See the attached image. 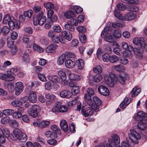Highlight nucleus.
Returning <instances> with one entry per match:
<instances>
[{
  "label": "nucleus",
  "mask_w": 147,
  "mask_h": 147,
  "mask_svg": "<svg viewBox=\"0 0 147 147\" xmlns=\"http://www.w3.org/2000/svg\"><path fill=\"white\" fill-rule=\"evenodd\" d=\"M48 78L50 80L54 83L57 82L60 80L59 77L56 75H50Z\"/></svg>",
  "instance_id": "nucleus-31"
},
{
  "label": "nucleus",
  "mask_w": 147,
  "mask_h": 147,
  "mask_svg": "<svg viewBox=\"0 0 147 147\" xmlns=\"http://www.w3.org/2000/svg\"><path fill=\"white\" fill-rule=\"evenodd\" d=\"M3 135L5 136L6 138L9 137L10 138L11 135H10L8 129L5 128L3 129Z\"/></svg>",
  "instance_id": "nucleus-56"
},
{
  "label": "nucleus",
  "mask_w": 147,
  "mask_h": 147,
  "mask_svg": "<svg viewBox=\"0 0 147 147\" xmlns=\"http://www.w3.org/2000/svg\"><path fill=\"white\" fill-rule=\"evenodd\" d=\"M74 9L78 14L81 13L83 11V9L78 6H75L74 7Z\"/></svg>",
  "instance_id": "nucleus-62"
},
{
  "label": "nucleus",
  "mask_w": 147,
  "mask_h": 147,
  "mask_svg": "<svg viewBox=\"0 0 147 147\" xmlns=\"http://www.w3.org/2000/svg\"><path fill=\"white\" fill-rule=\"evenodd\" d=\"M118 80L117 76L115 74H111V87L114 86L115 83Z\"/></svg>",
  "instance_id": "nucleus-27"
},
{
  "label": "nucleus",
  "mask_w": 147,
  "mask_h": 147,
  "mask_svg": "<svg viewBox=\"0 0 147 147\" xmlns=\"http://www.w3.org/2000/svg\"><path fill=\"white\" fill-rule=\"evenodd\" d=\"M121 36V34L119 31L115 30L113 33L112 35H111V40L112 39L116 40L117 38H120Z\"/></svg>",
  "instance_id": "nucleus-19"
},
{
  "label": "nucleus",
  "mask_w": 147,
  "mask_h": 147,
  "mask_svg": "<svg viewBox=\"0 0 147 147\" xmlns=\"http://www.w3.org/2000/svg\"><path fill=\"white\" fill-rule=\"evenodd\" d=\"M114 69L118 71L123 72L125 70L124 66L121 64L116 65L114 66Z\"/></svg>",
  "instance_id": "nucleus-36"
},
{
  "label": "nucleus",
  "mask_w": 147,
  "mask_h": 147,
  "mask_svg": "<svg viewBox=\"0 0 147 147\" xmlns=\"http://www.w3.org/2000/svg\"><path fill=\"white\" fill-rule=\"evenodd\" d=\"M40 110V108L39 106L34 105L28 110V113L32 117L35 118L38 116V112Z\"/></svg>",
  "instance_id": "nucleus-5"
},
{
  "label": "nucleus",
  "mask_w": 147,
  "mask_h": 147,
  "mask_svg": "<svg viewBox=\"0 0 147 147\" xmlns=\"http://www.w3.org/2000/svg\"><path fill=\"white\" fill-rule=\"evenodd\" d=\"M117 6L118 9L119 10L124 11L126 9L125 5L122 3H118Z\"/></svg>",
  "instance_id": "nucleus-57"
},
{
  "label": "nucleus",
  "mask_w": 147,
  "mask_h": 147,
  "mask_svg": "<svg viewBox=\"0 0 147 147\" xmlns=\"http://www.w3.org/2000/svg\"><path fill=\"white\" fill-rule=\"evenodd\" d=\"M92 101L94 103L98 105H100L102 104L101 100L98 98L96 96L93 97Z\"/></svg>",
  "instance_id": "nucleus-40"
},
{
  "label": "nucleus",
  "mask_w": 147,
  "mask_h": 147,
  "mask_svg": "<svg viewBox=\"0 0 147 147\" xmlns=\"http://www.w3.org/2000/svg\"><path fill=\"white\" fill-rule=\"evenodd\" d=\"M65 65L66 67L69 68H73L74 67L76 64L74 62L70 59L67 60L65 61Z\"/></svg>",
  "instance_id": "nucleus-24"
},
{
  "label": "nucleus",
  "mask_w": 147,
  "mask_h": 147,
  "mask_svg": "<svg viewBox=\"0 0 147 147\" xmlns=\"http://www.w3.org/2000/svg\"><path fill=\"white\" fill-rule=\"evenodd\" d=\"M98 92L102 95L107 96L109 95V91L106 86L101 85L98 88Z\"/></svg>",
  "instance_id": "nucleus-11"
},
{
  "label": "nucleus",
  "mask_w": 147,
  "mask_h": 147,
  "mask_svg": "<svg viewBox=\"0 0 147 147\" xmlns=\"http://www.w3.org/2000/svg\"><path fill=\"white\" fill-rule=\"evenodd\" d=\"M33 14V11L31 10H29L24 12V14L26 17H27L28 18H31Z\"/></svg>",
  "instance_id": "nucleus-52"
},
{
  "label": "nucleus",
  "mask_w": 147,
  "mask_h": 147,
  "mask_svg": "<svg viewBox=\"0 0 147 147\" xmlns=\"http://www.w3.org/2000/svg\"><path fill=\"white\" fill-rule=\"evenodd\" d=\"M142 121H140L138 125V129L141 130H145L146 128V125L145 123L142 122Z\"/></svg>",
  "instance_id": "nucleus-37"
},
{
  "label": "nucleus",
  "mask_w": 147,
  "mask_h": 147,
  "mask_svg": "<svg viewBox=\"0 0 147 147\" xmlns=\"http://www.w3.org/2000/svg\"><path fill=\"white\" fill-rule=\"evenodd\" d=\"M61 36L63 38H65L69 41H70L72 38L71 33L70 32H67L65 31L61 32Z\"/></svg>",
  "instance_id": "nucleus-18"
},
{
  "label": "nucleus",
  "mask_w": 147,
  "mask_h": 147,
  "mask_svg": "<svg viewBox=\"0 0 147 147\" xmlns=\"http://www.w3.org/2000/svg\"><path fill=\"white\" fill-rule=\"evenodd\" d=\"M18 139L21 142H24L27 140L26 136L25 134L22 133Z\"/></svg>",
  "instance_id": "nucleus-55"
},
{
  "label": "nucleus",
  "mask_w": 147,
  "mask_h": 147,
  "mask_svg": "<svg viewBox=\"0 0 147 147\" xmlns=\"http://www.w3.org/2000/svg\"><path fill=\"white\" fill-rule=\"evenodd\" d=\"M102 79V75L100 74H98L95 75L93 78V80L94 82H100Z\"/></svg>",
  "instance_id": "nucleus-49"
},
{
  "label": "nucleus",
  "mask_w": 147,
  "mask_h": 147,
  "mask_svg": "<svg viewBox=\"0 0 147 147\" xmlns=\"http://www.w3.org/2000/svg\"><path fill=\"white\" fill-rule=\"evenodd\" d=\"M22 57V60L23 62L26 63H29L30 59L28 54L25 53L23 54Z\"/></svg>",
  "instance_id": "nucleus-33"
},
{
  "label": "nucleus",
  "mask_w": 147,
  "mask_h": 147,
  "mask_svg": "<svg viewBox=\"0 0 147 147\" xmlns=\"http://www.w3.org/2000/svg\"><path fill=\"white\" fill-rule=\"evenodd\" d=\"M64 16L67 19H70L74 17V13L71 11L69 10L65 13Z\"/></svg>",
  "instance_id": "nucleus-35"
},
{
  "label": "nucleus",
  "mask_w": 147,
  "mask_h": 147,
  "mask_svg": "<svg viewBox=\"0 0 147 147\" xmlns=\"http://www.w3.org/2000/svg\"><path fill=\"white\" fill-rule=\"evenodd\" d=\"M80 88L78 86H74L72 87V94L74 95H75L79 92Z\"/></svg>",
  "instance_id": "nucleus-48"
},
{
  "label": "nucleus",
  "mask_w": 147,
  "mask_h": 147,
  "mask_svg": "<svg viewBox=\"0 0 147 147\" xmlns=\"http://www.w3.org/2000/svg\"><path fill=\"white\" fill-rule=\"evenodd\" d=\"M46 18L44 16L43 11H40L38 14L34 16L33 19V22L34 25L37 26L42 25L46 22Z\"/></svg>",
  "instance_id": "nucleus-2"
},
{
  "label": "nucleus",
  "mask_w": 147,
  "mask_h": 147,
  "mask_svg": "<svg viewBox=\"0 0 147 147\" xmlns=\"http://www.w3.org/2000/svg\"><path fill=\"white\" fill-rule=\"evenodd\" d=\"M53 42L55 43H58L59 42H60L62 44H64L65 43V40L62 38L60 39V38L58 36H55L52 39Z\"/></svg>",
  "instance_id": "nucleus-25"
},
{
  "label": "nucleus",
  "mask_w": 147,
  "mask_h": 147,
  "mask_svg": "<svg viewBox=\"0 0 147 147\" xmlns=\"http://www.w3.org/2000/svg\"><path fill=\"white\" fill-rule=\"evenodd\" d=\"M110 31L109 27L106 26L105 28L101 34L102 38H104L105 41L109 42H110V33H109Z\"/></svg>",
  "instance_id": "nucleus-6"
},
{
  "label": "nucleus",
  "mask_w": 147,
  "mask_h": 147,
  "mask_svg": "<svg viewBox=\"0 0 147 147\" xmlns=\"http://www.w3.org/2000/svg\"><path fill=\"white\" fill-rule=\"evenodd\" d=\"M129 49L125 50L123 53V56L126 57H130L131 56L132 53L131 52L133 50V48L132 46H130Z\"/></svg>",
  "instance_id": "nucleus-26"
},
{
  "label": "nucleus",
  "mask_w": 147,
  "mask_h": 147,
  "mask_svg": "<svg viewBox=\"0 0 147 147\" xmlns=\"http://www.w3.org/2000/svg\"><path fill=\"white\" fill-rule=\"evenodd\" d=\"M9 119L10 118L9 117H4L1 119V123L3 124H6L9 121Z\"/></svg>",
  "instance_id": "nucleus-63"
},
{
  "label": "nucleus",
  "mask_w": 147,
  "mask_h": 147,
  "mask_svg": "<svg viewBox=\"0 0 147 147\" xmlns=\"http://www.w3.org/2000/svg\"><path fill=\"white\" fill-rule=\"evenodd\" d=\"M38 77L39 79L42 81L46 82L47 79L44 74L41 73H38Z\"/></svg>",
  "instance_id": "nucleus-54"
},
{
  "label": "nucleus",
  "mask_w": 147,
  "mask_h": 147,
  "mask_svg": "<svg viewBox=\"0 0 147 147\" xmlns=\"http://www.w3.org/2000/svg\"><path fill=\"white\" fill-rule=\"evenodd\" d=\"M78 67L79 69H82L83 68L84 66V61L82 59H78L76 61Z\"/></svg>",
  "instance_id": "nucleus-41"
},
{
  "label": "nucleus",
  "mask_w": 147,
  "mask_h": 147,
  "mask_svg": "<svg viewBox=\"0 0 147 147\" xmlns=\"http://www.w3.org/2000/svg\"><path fill=\"white\" fill-rule=\"evenodd\" d=\"M69 78L71 80H78L80 79V77L79 75L73 73L69 74Z\"/></svg>",
  "instance_id": "nucleus-32"
},
{
  "label": "nucleus",
  "mask_w": 147,
  "mask_h": 147,
  "mask_svg": "<svg viewBox=\"0 0 147 147\" xmlns=\"http://www.w3.org/2000/svg\"><path fill=\"white\" fill-rule=\"evenodd\" d=\"M22 133L20 129L16 128L13 131V135L11 134L10 139L13 140H16L19 138V137L21 136V135Z\"/></svg>",
  "instance_id": "nucleus-10"
},
{
  "label": "nucleus",
  "mask_w": 147,
  "mask_h": 147,
  "mask_svg": "<svg viewBox=\"0 0 147 147\" xmlns=\"http://www.w3.org/2000/svg\"><path fill=\"white\" fill-rule=\"evenodd\" d=\"M114 15L117 19L122 20H124V17L119 13V11L115 9L114 11Z\"/></svg>",
  "instance_id": "nucleus-34"
},
{
  "label": "nucleus",
  "mask_w": 147,
  "mask_h": 147,
  "mask_svg": "<svg viewBox=\"0 0 147 147\" xmlns=\"http://www.w3.org/2000/svg\"><path fill=\"white\" fill-rule=\"evenodd\" d=\"M67 108L64 105H62L61 103L59 102H57L53 108L52 111L55 113L59 112L64 113L67 112Z\"/></svg>",
  "instance_id": "nucleus-3"
},
{
  "label": "nucleus",
  "mask_w": 147,
  "mask_h": 147,
  "mask_svg": "<svg viewBox=\"0 0 147 147\" xmlns=\"http://www.w3.org/2000/svg\"><path fill=\"white\" fill-rule=\"evenodd\" d=\"M9 124L12 127L16 128L19 125V123L15 120H11L10 121Z\"/></svg>",
  "instance_id": "nucleus-51"
},
{
  "label": "nucleus",
  "mask_w": 147,
  "mask_h": 147,
  "mask_svg": "<svg viewBox=\"0 0 147 147\" xmlns=\"http://www.w3.org/2000/svg\"><path fill=\"white\" fill-rule=\"evenodd\" d=\"M140 138V136L138 133L133 129H131L130 133L128 134V137L126 138L127 142H122L121 145L118 147H129V146L133 147L135 144L138 143V140Z\"/></svg>",
  "instance_id": "nucleus-1"
},
{
  "label": "nucleus",
  "mask_w": 147,
  "mask_h": 147,
  "mask_svg": "<svg viewBox=\"0 0 147 147\" xmlns=\"http://www.w3.org/2000/svg\"><path fill=\"white\" fill-rule=\"evenodd\" d=\"M57 46L56 45H50L46 49V51L47 53H54L55 52Z\"/></svg>",
  "instance_id": "nucleus-20"
},
{
  "label": "nucleus",
  "mask_w": 147,
  "mask_h": 147,
  "mask_svg": "<svg viewBox=\"0 0 147 147\" xmlns=\"http://www.w3.org/2000/svg\"><path fill=\"white\" fill-rule=\"evenodd\" d=\"M141 91V88H138L137 86L135 87L131 91V96L134 97L137 96L140 93Z\"/></svg>",
  "instance_id": "nucleus-22"
},
{
  "label": "nucleus",
  "mask_w": 147,
  "mask_h": 147,
  "mask_svg": "<svg viewBox=\"0 0 147 147\" xmlns=\"http://www.w3.org/2000/svg\"><path fill=\"white\" fill-rule=\"evenodd\" d=\"M24 88L23 84L22 82H18L16 83L15 86V94L16 95H19L22 92Z\"/></svg>",
  "instance_id": "nucleus-9"
},
{
  "label": "nucleus",
  "mask_w": 147,
  "mask_h": 147,
  "mask_svg": "<svg viewBox=\"0 0 147 147\" xmlns=\"http://www.w3.org/2000/svg\"><path fill=\"white\" fill-rule=\"evenodd\" d=\"M60 96L62 98H69L71 95L70 91L67 90H64L59 92Z\"/></svg>",
  "instance_id": "nucleus-16"
},
{
  "label": "nucleus",
  "mask_w": 147,
  "mask_h": 147,
  "mask_svg": "<svg viewBox=\"0 0 147 147\" xmlns=\"http://www.w3.org/2000/svg\"><path fill=\"white\" fill-rule=\"evenodd\" d=\"M94 90L91 88H89L86 90V93L85 94V95L86 94L87 97L90 96L91 97L92 96L94 95Z\"/></svg>",
  "instance_id": "nucleus-42"
},
{
  "label": "nucleus",
  "mask_w": 147,
  "mask_h": 147,
  "mask_svg": "<svg viewBox=\"0 0 147 147\" xmlns=\"http://www.w3.org/2000/svg\"><path fill=\"white\" fill-rule=\"evenodd\" d=\"M12 105L15 107H20L22 105V102L18 100H15L12 101L11 102Z\"/></svg>",
  "instance_id": "nucleus-39"
},
{
  "label": "nucleus",
  "mask_w": 147,
  "mask_h": 147,
  "mask_svg": "<svg viewBox=\"0 0 147 147\" xmlns=\"http://www.w3.org/2000/svg\"><path fill=\"white\" fill-rule=\"evenodd\" d=\"M84 98L85 100L87 101V103L90 106H92L93 104V102L92 100L91 97V96H89V97H87L86 94L84 96Z\"/></svg>",
  "instance_id": "nucleus-46"
},
{
  "label": "nucleus",
  "mask_w": 147,
  "mask_h": 147,
  "mask_svg": "<svg viewBox=\"0 0 147 147\" xmlns=\"http://www.w3.org/2000/svg\"><path fill=\"white\" fill-rule=\"evenodd\" d=\"M65 29L71 31H74L75 30L74 27L72 25L69 24H67L65 25Z\"/></svg>",
  "instance_id": "nucleus-53"
},
{
  "label": "nucleus",
  "mask_w": 147,
  "mask_h": 147,
  "mask_svg": "<svg viewBox=\"0 0 147 147\" xmlns=\"http://www.w3.org/2000/svg\"><path fill=\"white\" fill-rule=\"evenodd\" d=\"M146 117H147V114L142 111H140L137 113L136 119L137 120L145 121V118Z\"/></svg>",
  "instance_id": "nucleus-14"
},
{
  "label": "nucleus",
  "mask_w": 147,
  "mask_h": 147,
  "mask_svg": "<svg viewBox=\"0 0 147 147\" xmlns=\"http://www.w3.org/2000/svg\"><path fill=\"white\" fill-rule=\"evenodd\" d=\"M130 46L131 45H128V44L126 42H123L121 43V48L123 50H126L129 49Z\"/></svg>",
  "instance_id": "nucleus-59"
},
{
  "label": "nucleus",
  "mask_w": 147,
  "mask_h": 147,
  "mask_svg": "<svg viewBox=\"0 0 147 147\" xmlns=\"http://www.w3.org/2000/svg\"><path fill=\"white\" fill-rule=\"evenodd\" d=\"M28 100L32 103H35L37 101L36 92L33 91L31 92L28 96Z\"/></svg>",
  "instance_id": "nucleus-15"
},
{
  "label": "nucleus",
  "mask_w": 147,
  "mask_h": 147,
  "mask_svg": "<svg viewBox=\"0 0 147 147\" xmlns=\"http://www.w3.org/2000/svg\"><path fill=\"white\" fill-rule=\"evenodd\" d=\"M112 27L114 28L118 29H119L122 27L121 24L116 22L113 23L112 24Z\"/></svg>",
  "instance_id": "nucleus-64"
},
{
  "label": "nucleus",
  "mask_w": 147,
  "mask_h": 147,
  "mask_svg": "<svg viewBox=\"0 0 147 147\" xmlns=\"http://www.w3.org/2000/svg\"><path fill=\"white\" fill-rule=\"evenodd\" d=\"M82 104L81 103H79L77 106V110L80 111L81 109L82 114L85 117H87L89 115H92L93 113V110L91 107H88L84 109V107L82 106Z\"/></svg>",
  "instance_id": "nucleus-4"
},
{
  "label": "nucleus",
  "mask_w": 147,
  "mask_h": 147,
  "mask_svg": "<svg viewBox=\"0 0 147 147\" xmlns=\"http://www.w3.org/2000/svg\"><path fill=\"white\" fill-rule=\"evenodd\" d=\"M127 74H123L121 75L119 77L118 80L120 82L123 84L125 83L126 80L127 79Z\"/></svg>",
  "instance_id": "nucleus-28"
},
{
  "label": "nucleus",
  "mask_w": 147,
  "mask_h": 147,
  "mask_svg": "<svg viewBox=\"0 0 147 147\" xmlns=\"http://www.w3.org/2000/svg\"><path fill=\"white\" fill-rule=\"evenodd\" d=\"M79 38L81 42L83 44L86 43V37L84 33H80L79 35Z\"/></svg>",
  "instance_id": "nucleus-45"
},
{
  "label": "nucleus",
  "mask_w": 147,
  "mask_h": 147,
  "mask_svg": "<svg viewBox=\"0 0 147 147\" xmlns=\"http://www.w3.org/2000/svg\"><path fill=\"white\" fill-rule=\"evenodd\" d=\"M33 48L35 51L40 53L42 52L43 51V49L42 48L35 43L33 44Z\"/></svg>",
  "instance_id": "nucleus-47"
},
{
  "label": "nucleus",
  "mask_w": 147,
  "mask_h": 147,
  "mask_svg": "<svg viewBox=\"0 0 147 147\" xmlns=\"http://www.w3.org/2000/svg\"><path fill=\"white\" fill-rule=\"evenodd\" d=\"M66 59V55L65 54H63L61 55L58 58L57 63L59 65H61L64 62V61Z\"/></svg>",
  "instance_id": "nucleus-30"
},
{
  "label": "nucleus",
  "mask_w": 147,
  "mask_h": 147,
  "mask_svg": "<svg viewBox=\"0 0 147 147\" xmlns=\"http://www.w3.org/2000/svg\"><path fill=\"white\" fill-rule=\"evenodd\" d=\"M134 52V53L138 57V58L140 59L142 57V50L137 48H133Z\"/></svg>",
  "instance_id": "nucleus-29"
},
{
  "label": "nucleus",
  "mask_w": 147,
  "mask_h": 147,
  "mask_svg": "<svg viewBox=\"0 0 147 147\" xmlns=\"http://www.w3.org/2000/svg\"><path fill=\"white\" fill-rule=\"evenodd\" d=\"M111 46L115 47L113 49V52L118 55H120V49L119 48V45L115 41H111Z\"/></svg>",
  "instance_id": "nucleus-13"
},
{
  "label": "nucleus",
  "mask_w": 147,
  "mask_h": 147,
  "mask_svg": "<svg viewBox=\"0 0 147 147\" xmlns=\"http://www.w3.org/2000/svg\"><path fill=\"white\" fill-rule=\"evenodd\" d=\"M14 113V110L13 109H7L3 111V113L5 115H13Z\"/></svg>",
  "instance_id": "nucleus-44"
},
{
  "label": "nucleus",
  "mask_w": 147,
  "mask_h": 147,
  "mask_svg": "<svg viewBox=\"0 0 147 147\" xmlns=\"http://www.w3.org/2000/svg\"><path fill=\"white\" fill-rule=\"evenodd\" d=\"M60 125L61 129L64 131L68 130V127L67 122L65 120H63L60 122Z\"/></svg>",
  "instance_id": "nucleus-21"
},
{
  "label": "nucleus",
  "mask_w": 147,
  "mask_h": 147,
  "mask_svg": "<svg viewBox=\"0 0 147 147\" xmlns=\"http://www.w3.org/2000/svg\"><path fill=\"white\" fill-rule=\"evenodd\" d=\"M11 20H12V18L10 17L9 15H6L3 18V23L4 24H7Z\"/></svg>",
  "instance_id": "nucleus-43"
},
{
  "label": "nucleus",
  "mask_w": 147,
  "mask_h": 147,
  "mask_svg": "<svg viewBox=\"0 0 147 147\" xmlns=\"http://www.w3.org/2000/svg\"><path fill=\"white\" fill-rule=\"evenodd\" d=\"M0 79L5 81H11L14 79V77L9 74L0 73Z\"/></svg>",
  "instance_id": "nucleus-8"
},
{
  "label": "nucleus",
  "mask_w": 147,
  "mask_h": 147,
  "mask_svg": "<svg viewBox=\"0 0 147 147\" xmlns=\"http://www.w3.org/2000/svg\"><path fill=\"white\" fill-rule=\"evenodd\" d=\"M2 33L4 35L7 34L10 31V29L6 26L3 27L2 28Z\"/></svg>",
  "instance_id": "nucleus-60"
},
{
  "label": "nucleus",
  "mask_w": 147,
  "mask_h": 147,
  "mask_svg": "<svg viewBox=\"0 0 147 147\" xmlns=\"http://www.w3.org/2000/svg\"><path fill=\"white\" fill-rule=\"evenodd\" d=\"M136 15L132 12H130L126 14L124 17V20H132L136 18Z\"/></svg>",
  "instance_id": "nucleus-17"
},
{
  "label": "nucleus",
  "mask_w": 147,
  "mask_h": 147,
  "mask_svg": "<svg viewBox=\"0 0 147 147\" xmlns=\"http://www.w3.org/2000/svg\"><path fill=\"white\" fill-rule=\"evenodd\" d=\"M128 9L129 11L135 12L137 11L138 10L137 7L134 5H131L128 7Z\"/></svg>",
  "instance_id": "nucleus-50"
},
{
  "label": "nucleus",
  "mask_w": 147,
  "mask_h": 147,
  "mask_svg": "<svg viewBox=\"0 0 147 147\" xmlns=\"http://www.w3.org/2000/svg\"><path fill=\"white\" fill-rule=\"evenodd\" d=\"M102 58L104 61L108 62L110 61V56L108 53H106L103 55Z\"/></svg>",
  "instance_id": "nucleus-58"
},
{
  "label": "nucleus",
  "mask_w": 147,
  "mask_h": 147,
  "mask_svg": "<svg viewBox=\"0 0 147 147\" xmlns=\"http://www.w3.org/2000/svg\"><path fill=\"white\" fill-rule=\"evenodd\" d=\"M120 142V139L116 134H112L111 139V147H117Z\"/></svg>",
  "instance_id": "nucleus-7"
},
{
  "label": "nucleus",
  "mask_w": 147,
  "mask_h": 147,
  "mask_svg": "<svg viewBox=\"0 0 147 147\" xmlns=\"http://www.w3.org/2000/svg\"><path fill=\"white\" fill-rule=\"evenodd\" d=\"M50 124V122L49 121H44L39 123V126L41 128H44L48 126Z\"/></svg>",
  "instance_id": "nucleus-38"
},
{
  "label": "nucleus",
  "mask_w": 147,
  "mask_h": 147,
  "mask_svg": "<svg viewBox=\"0 0 147 147\" xmlns=\"http://www.w3.org/2000/svg\"><path fill=\"white\" fill-rule=\"evenodd\" d=\"M45 135L47 137L49 138H55L57 137L56 132L51 131H48L46 132Z\"/></svg>",
  "instance_id": "nucleus-23"
},
{
  "label": "nucleus",
  "mask_w": 147,
  "mask_h": 147,
  "mask_svg": "<svg viewBox=\"0 0 147 147\" xmlns=\"http://www.w3.org/2000/svg\"><path fill=\"white\" fill-rule=\"evenodd\" d=\"M133 42L135 45L143 47L144 46L146 41L144 39L142 38H135L133 40Z\"/></svg>",
  "instance_id": "nucleus-12"
},
{
  "label": "nucleus",
  "mask_w": 147,
  "mask_h": 147,
  "mask_svg": "<svg viewBox=\"0 0 147 147\" xmlns=\"http://www.w3.org/2000/svg\"><path fill=\"white\" fill-rule=\"evenodd\" d=\"M22 116V114L19 113L18 111L15 112L13 113L12 116L13 118L18 119L21 118Z\"/></svg>",
  "instance_id": "nucleus-61"
}]
</instances>
